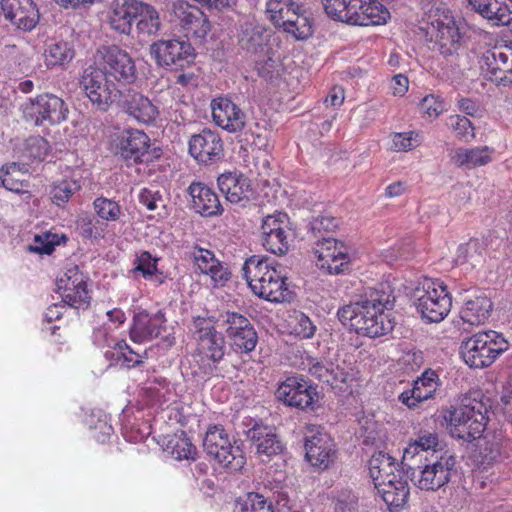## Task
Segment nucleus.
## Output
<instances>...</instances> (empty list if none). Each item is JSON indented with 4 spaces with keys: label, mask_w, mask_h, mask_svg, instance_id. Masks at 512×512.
Masks as SVG:
<instances>
[{
    "label": "nucleus",
    "mask_w": 512,
    "mask_h": 512,
    "mask_svg": "<svg viewBox=\"0 0 512 512\" xmlns=\"http://www.w3.org/2000/svg\"><path fill=\"white\" fill-rule=\"evenodd\" d=\"M394 300L390 286L381 283L369 289L359 301L340 308L337 315L343 325L358 334L370 338L382 337L390 333L395 325L387 312L392 309Z\"/></svg>",
    "instance_id": "1"
},
{
    "label": "nucleus",
    "mask_w": 512,
    "mask_h": 512,
    "mask_svg": "<svg viewBox=\"0 0 512 512\" xmlns=\"http://www.w3.org/2000/svg\"><path fill=\"white\" fill-rule=\"evenodd\" d=\"M243 278L251 291L270 302L289 301L291 293L282 266L267 256L253 255L242 267Z\"/></svg>",
    "instance_id": "2"
},
{
    "label": "nucleus",
    "mask_w": 512,
    "mask_h": 512,
    "mask_svg": "<svg viewBox=\"0 0 512 512\" xmlns=\"http://www.w3.org/2000/svg\"><path fill=\"white\" fill-rule=\"evenodd\" d=\"M488 407L476 399L442 410L443 422L452 437L470 442L481 437L488 422Z\"/></svg>",
    "instance_id": "3"
},
{
    "label": "nucleus",
    "mask_w": 512,
    "mask_h": 512,
    "mask_svg": "<svg viewBox=\"0 0 512 512\" xmlns=\"http://www.w3.org/2000/svg\"><path fill=\"white\" fill-rule=\"evenodd\" d=\"M509 349L508 340L494 330L478 332L461 344V355L467 365L473 368L490 366L502 353Z\"/></svg>",
    "instance_id": "4"
},
{
    "label": "nucleus",
    "mask_w": 512,
    "mask_h": 512,
    "mask_svg": "<svg viewBox=\"0 0 512 512\" xmlns=\"http://www.w3.org/2000/svg\"><path fill=\"white\" fill-rule=\"evenodd\" d=\"M192 334L196 341V356L201 362L205 374H213L215 364L225 355V340L216 330L214 320L210 317H195Z\"/></svg>",
    "instance_id": "5"
},
{
    "label": "nucleus",
    "mask_w": 512,
    "mask_h": 512,
    "mask_svg": "<svg viewBox=\"0 0 512 512\" xmlns=\"http://www.w3.org/2000/svg\"><path fill=\"white\" fill-rule=\"evenodd\" d=\"M417 311L429 322H440L450 312L452 299L443 281L423 279L412 295Z\"/></svg>",
    "instance_id": "6"
},
{
    "label": "nucleus",
    "mask_w": 512,
    "mask_h": 512,
    "mask_svg": "<svg viewBox=\"0 0 512 512\" xmlns=\"http://www.w3.org/2000/svg\"><path fill=\"white\" fill-rule=\"evenodd\" d=\"M235 443L222 426L215 425L207 430L203 447L220 465L237 471L245 465L246 460L240 446Z\"/></svg>",
    "instance_id": "7"
},
{
    "label": "nucleus",
    "mask_w": 512,
    "mask_h": 512,
    "mask_svg": "<svg viewBox=\"0 0 512 512\" xmlns=\"http://www.w3.org/2000/svg\"><path fill=\"white\" fill-rule=\"evenodd\" d=\"M95 66L118 83L132 84L137 79L136 65L132 57L116 45L102 46L95 54Z\"/></svg>",
    "instance_id": "8"
},
{
    "label": "nucleus",
    "mask_w": 512,
    "mask_h": 512,
    "mask_svg": "<svg viewBox=\"0 0 512 512\" xmlns=\"http://www.w3.org/2000/svg\"><path fill=\"white\" fill-rule=\"evenodd\" d=\"M80 87L92 105L100 111H106L120 94L115 83L97 66H89L83 71Z\"/></svg>",
    "instance_id": "9"
},
{
    "label": "nucleus",
    "mask_w": 512,
    "mask_h": 512,
    "mask_svg": "<svg viewBox=\"0 0 512 512\" xmlns=\"http://www.w3.org/2000/svg\"><path fill=\"white\" fill-rule=\"evenodd\" d=\"M275 397L285 406L300 410H316L319 406L317 387L301 376H291L282 381Z\"/></svg>",
    "instance_id": "10"
},
{
    "label": "nucleus",
    "mask_w": 512,
    "mask_h": 512,
    "mask_svg": "<svg viewBox=\"0 0 512 512\" xmlns=\"http://www.w3.org/2000/svg\"><path fill=\"white\" fill-rule=\"evenodd\" d=\"M455 464V456L448 452L436 455L434 460H429L423 465H415V469H411L412 480L421 490H438L450 481Z\"/></svg>",
    "instance_id": "11"
},
{
    "label": "nucleus",
    "mask_w": 512,
    "mask_h": 512,
    "mask_svg": "<svg viewBox=\"0 0 512 512\" xmlns=\"http://www.w3.org/2000/svg\"><path fill=\"white\" fill-rule=\"evenodd\" d=\"M150 54L159 66L175 70L190 66L196 57L192 44L183 38L159 40L150 46Z\"/></svg>",
    "instance_id": "12"
},
{
    "label": "nucleus",
    "mask_w": 512,
    "mask_h": 512,
    "mask_svg": "<svg viewBox=\"0 0 512 512\" xmlns=\"http://www.w3.org/2000/svg\"><path fill=\"white\" fill-rule=\"evenodd\" d=\"M173 22L186 34L197 39H205L211 31V23L205 12L186 1L176 0L171 6Z\"/></svg>",
    "instance_id": "13"
},
{
    "label": "nucleus",
    "mask_w": 512,
    "mask_h": 512,
    "mask_svg": "<svg viewBox=\"0 0 512 512\" xmlns=\"http://www.w3.org/2000/svg\"><path fill=\"white\" fill-rule=\"evenodd\" d=\"M57 289L62 302L75 309H86L90 303V293L87 288V277L72 265L57 280Z\"/></svg>",
    "instance_id": "14"
},
{
    "label": "nucleus",
    "mask_w": 512,
    "mask_h": 512,
    "mask_svg": "<svg viewBox=\"0 0 512 512\" xmlns=\"http://www.w3.org/2000/svg\"><path fill=\"white\" fill-rule=\"evenodd\" d=\"M314 253L317 267L328 274H341L349 268L348 249L334 238H323L318 241Z\"/></svg>",
    "instance_id": "15"
},
{
    "label": "nucleus",
    "mask_w": 512,
    "mask_h": 512,
    "mask_svg": "<svg viewBox=\"0 0 512 512\" xmlns=\"http://www.w3.org/2000/svg\"><path fill=\"white\" fill-rule=\"evenodd\" d=\"M25 113L38 126L45 123L58 124L66 119L68 108L61 98L43 94L31 100L26 106Z\"/></svg>",
    "instance_id": "16"
},
{
    "label": "nucleus",
    "mask_w": 512,
    "mask_h": 512,
    "mask_svg": "<svg viewBox=\"0 0 512 512\" xmlns=\"http://www.w3.org/2000/svg\"><path fill=\"white\" fill-rule=\"evenodd\" d=\"M262 245L273 254L283 255L289 249L287 215L277 213L263 219Z\"/></svg>",
    "instance_id": "17"
},
{
    "label": "nucleus",
    "mask_w": 512,
    "mask_h": 512,
    "mask_svg": "<svg viewBox=\"0 0 512 512\" xmlns=\"http://www.w3.org/2000/svg\"><path fill=\"white\" fill-rule=\"evenodd\" d=\"M4 18L22 31L33 30L39 22L40 14L33 0H1Z\"/></svg>",
    "instance_id": "18"
},
{
    "label": "nucleus",
    "mask_w": 512,
    "mask_h": 512,
    "mask_svg": "<svg viewBox=\"0 0 512 512\" xmlns=\"http://www.w3.org/2000/svg\"><path fill=\"white\" fill-rule=\"evenodd\" d=\"M482 61L495 81L512 84V44L492 47L483 54Z\"/></svg>",
    "instance_id": "19"
},
{
    "label": "nucleus",
    "mask_w": 512,
    "mask_h": 512,
    "mask_svg": "<svg viewBox=\"0 0 512 512\" xmlns=\"http://www.w3.org/2000/svg\"><path fill=\"white\" fill-rule=\"evenodd\" d=\"M440 385L441 381L437 373L434 370L426 369L421 376L414 381L413 387L403 391L398 399L409 409H414L418 407L420 403L433 398Z\"/></svg>",
    "instance_id": "20"
},
{
    "label": "nucleus",
    "mask_w": 512,
    "mask_h": 512,
    "mask_svg": "<svg viewBox=\"0 0 512 512\" xmlns=\"http://www.w3.org/2000/svg\"><path fill=\"white\" fill-rule=\"evenodd\" d=\"M189 152L198 162L208 164L220 160L223 156V142L217 132L203 130L189 141Z\"/></svg>",
    "instance_id": "21"
},
{
    "label": "nucleus",
    "mask_w": 512,
    "mask_h": 512,
    "mask_svg": "<svg viewBox=\"0 0 512 512\" xmlns=\"http://www.w3.org/2000/svg\"><path fill=\"white\" fill-rule=\"evenodd\" d=\"M431 23L436 29L435 39L440 53L445 56L456 53L461 46L462 36L451 13L443 11L442 15Z\"/></svg>",
    "instance_id": "22"
},
{
    "label": "nucleus",
    "mask_w": 512,
    "mask_h": 512,
    "mask_svg": "<svg viewBox=\"0 0 512 512\" xmlns=\"http://www.w3.org/2000/svg\"><path fill=\"white\" fill-rule=\"evenodd\" d=\"M166 319L162 311L149 314L140 311L133 317L130 327V339L136 343H143L159 337L165 331Z\"/></svg>",
    "instance_id": "23"
},
{
    "label": "nucleus",
    "mask_w": 512,
    "mask_h": 512,
    "mask_svg": "<svg viewBox=\"0 0 512 512\" xmlns=\"http://www.w3.org/2000/svg\"><path fill=\"white\" fill-rule=\"evenodd\" d=\"M196 271L210 277L214 287H222L230 279L227 265L219 261L208 249L195 247L191 252Z\"/></svg>",
    "instance_id": "24"
},
{
    "label": "nucleus",
    "mask_w": 512,
    "mask_h": 512,
    "mask_svg": "<svg viewBox=\"0 0 512 512\" xmlns=\"http://www.w3.org/2000/svg\"><path fill=\"white\" fill-rule=\"evenodd\" d=\"M211 109L214 122L222 129L234 133L244 128L246 116L231 100L227 98L214 99Z\"/></svg>",
    "instance_id": "25"
},
{
    "label": "nucleus",
    "mask_w": 512,
    "mask_h": 512,
    "mask_svg": "<svg viewBox=\"0 0 512 512\" xmlns=\"http://www.w3.org/2000/svg\"><path fill=\"white\" fill-rule=\"evenodd\" d=\"M305 450L307 460L315 467L326 469L333 462L334 443L326 433L318 432L307 436Z\"/></svg>",
    "instance_id": "26"
},
{
    "label": "nucleus",
    "mask_w": 512,
    "mask_h": 512,
    "mask_svg": "<svg viewBox=\"0 0 512 512\" xmlns=\"http://www.w3.org/2000/svg\"><path fill=\"white\" fill-rule=\"evenodd\" d=\"M351 8L353 25H382L390 18L388 9L378 0H353Z\"/></svg>",
    "instance_id": "27"
},
{
    "label": "nucleus",
    "mask_w": 512,
    "mask_h": 512,
    "mask_svg": "<svg viewBox=\"0 0 512 512\" xmlns=\"http://www.w3.org/2000/svg\"><path fill=\"white\" fill-rule=\"evenodd\" d=\"M192 208L202 216L212 217L222 214L223 207L218 195L202 182H192L188 187Z\"/></svg>",
    "instance_id": "28"
},
{
    "label": "nucleus",
    "mask_w": 512,
    "mask_h": 512,
    "mask_svg": "<svg viewBox=\"0 0 512 512\" xmlns=\"http://www.w3.org/2000/svg\"><path fill=\"white\" fill-rule=\"evenodd\" d=\"M217 182L220 191L230 203L244 206L250 200L252 189L248 178L229 172L221 174Z\"/></svg>",
    "instance_id": "29"
},
{
    "label": "nucleus",
    "mask_w": 512,
    "mask_h": 512,
    "mask_svg": "<svg viewBox=\"0 0 512 512\" xmlns=\"http://www.w3.org/2000/svg\"><path fill=\"white\" fill-rule=\"evenodd\" d=\"M374 486L390 510L401 508L408 499V481L402 471H398L396 479L389 478Z\"/></svg>",
    "instance_id": "30"
},
{
    "label": "nucleus",
    "mask_w": 512,
    "mask_h": 512,
    "mask_svg": "<svg viewBox=\"0 0 512 512\" xmlns=\"http://www.w3.org/2000/svg\"><path fill=\"white\" fill-rule=\"evenodd\" d=\"M248 437L256 447V452L262 461L282 452L283 445L274 429L261 424H255L249 431Z\"/></svg>",
    "instance_id": "31"
},
{
    "label": "nucleus",
    "mask_w": 512,
    "mask_h": 512,
    "mask_svg": "<svg viewBox=\"0 0 512 512\" xmlns=\"http://www.w3.org/2000/svg\"><path fill=\"white\" fill-rule=\"evenodd\" d=\"M473 9L497 26L512 23V0H469Z\"/></svg>",
    "instance_id": "32"
},
{
    "label": "nucleus",
    "mask_w": 512,
    "mask_h": 512,
    "mask_svg": "<svg viewBox=\"0 0 512 512\" xmlns=\"http://www.w3.org/2000/svg\"><path fill=\"white\" fill-rule=\"evenodd\" d=\"M125 112L135 120L143 124L153 123L159 115L156 105L145 95L129 91L123 101Z\"/></svg>",
    "instance_id": "33"
},
{
    "label": "nucleus",
    "mask_w": 512,
    "mask_h": 512,
    "mask_svg": "<svg viewBox=\"0 0 512 512\" xmlns=\"http://www.w3.org/2000/svg\"><path fill=\"white\" fill-rule=\"evenodd\" d=\"M149 146V138L143 131L130 130L121 139V155L135 163L149 162L151 160Z\"/></svg>",
    "instance_id": "34"
},
{
    "label": "nucleus",
    "mask_w": 512,
    "mask_h": 512,
    "mask_svg": "<svg viewBox=\"0 0 512 512\" xmlns=\"http://www.w3.org/2000/svg\"><path fill=\"white\" fill-rule=\"evenodd\" d=\"M439 446V437L437 433L424 432L414 441L408 444L404 449L402 465L407 469H415V464L423 459L428 461L427 453L429 450L436 452Z\"/></svg>",
    "instance_id": "35"
},
{
    "label": "nucleus",
    "mask_w": 512,
    "mask_h": 512,
    "mask_svg": "<svg viewBox=\"0 0 512 512\" xmlns=\"http://www.w3.org/2000/svg\"><path fill=\"white\" fill-rule=\"evenodd\" d=\"M492 307L493 304L486 295L475 294L464 299L460 318L472 326L484 324L490 316Z\"/></svg>",
    "instance_id": "36"
},
{
    "label": "nucleus",
    "mask_w": 512,
    "mask_h": 512,
    "mask_svg": "<svg viewBox=\"0 0 512 512\" xmlns=\"http://www.w3.org/2000/svg\"><path fill=\"white\" fill-rule=\"evenodd\" d=\"M282 29L296 40L308 39L314 32L312 13L299 4V9H293Z\"/></svg>",
    "instance_id": "37"
},
{
    "label": "nucleus",
    "mask_w": 512,
    "mask_h": 512,
    "mask_svg": "<svg viewBox=\"0 0 512 512\" xmlns=\"http://www.w3.org/2000/svg\"><path fill=\"white\" fill-rule=\"evenodd\" d=\"M309 373L318 380L332 387L342 389L351 379V374L339 365L333 363L315 362L309 367Z\"/></svg>",
    "instance_id": "38"
},
{
    "label": "nucleus",
    "mask_w": 512,
    "mask_h": 512,
    "mask_svg": "<svg viewBox=\"0 0 512 512\" xmlns=\"http://www.w3.org/2000/svg\"><path fill=\"white\" fill-rule=\"evenodd\" d=\"M399 469L395 459L382 451L374 453L369 460V473L374 485L389 478L396 479Z\"/></svg>",
    "instance_id": "39"
},
{
    "label": "nucleus",
    "mask_w": 512,
    "mask_h": 512,
    "mask_svg": "<svg viewBox=\"0 0 512 512\" xmlns=\"http://www.w3.org/2000/svg\"><path fill=\"white\" fill-rule=\"evenodd\" d=\"M137 0H129L113 5L109 16V22L115 31L122 34H129L132 23L137 18Z\"/></svg>",
    "instance_id": "40"
},
{
    "label": "nucleus",
    "mask_w": 512,
    "mask_h": 512,
    "mask_svg": "<svg viewBox=\"0 0 512 512\" xmlns=\"http://www.w3.org/2000/svg\"><path fill=\"white\" fill-rule=\"evenodd\" d=\"M493 150L487 146L475 148H458L453 151L451 160L459 167L473 169L491 162Z\"/></svg>",
    "instance_id": "41"
},
{
    "label": "nucleus",
    "mask_w": 512,
    "mask_h": 512,
    "mask_svg": "<svg viewBox=\"0 0 512 512\" xmlns=\"http://www.w3.org/2000/svg\"><path fill=\"white\" fill-rule=\"evenodd\" d=\"M269 39L268 31L260 25L247 24L239 35L240 46L251 53L262 52Z\"/></svg>",
    "instance_id": "42"
},
{
    "label": "nucleus",
    "mask_w": 512,
    "mask_h": 512,
    "mask_svg": "<svg viewBox=\"0 0 512 512\" xmlns=\"http://www.w3.org/2000/svg\"><path fill=\"white\" fill-rule=\"evenodd\" d=\"M137 30L144 35H155L159 32L161 22L157 10L147 4L137 1Z\"/></svg>",
    "instance_id": "43"
},
{
    "label": "nucleus",
    "mask_w": 512,
    "mask_h": 512,
    "mask_svg": "<svg viewBox=\"0 0 512 512\" xmlns=\"http://www.w3.org/2000/svg\"><path fill=\"white\" fill-rule=\"evenodd\" d=\"M75 56L73 47L68 42H55L47 45L43 57L48 68L64 66Z\"/></svg>",
    "instance_id": "44"
},
{
    "label": "nucleus",
    "mask_w": 512,
    "mask_h": 512,
    "mask_svg": "<svg viewBox=\"0 0 512 512\" xmlns=\"http://www.w3.org/2000/svg\"><path fill=\"white\" fill-rule=\"evenodd\" d=\"M293 9H299V3L293 0H267L265 14L275 26L282 28Z\"/></svg>",
    "instance_id": "45"
},
{
    "label": "nucleus",
    "mask_w": 512,
    "mask_h": 512,
    "mask_svg": "<svg viewBox=\"0 0 512 512\" xmlns=\"http://www.w3.org/2000/svg\"><path fill=\"white\" fill-rule=\"evenodd\" d=\"M165 450L176 460H194L197 453L195 446L183 433L170 436Z\"/></svg>",
    "instance_id": "46"
},
{
    "label": "nucleus",
    "mask_w": 512,
    "mask_h": 512,
    "mask_svg": "<svg viewBox=\"0 0 512 512\" xmlns=\"http://www.w3.org/2000/svg\"><path fill=\"white\" fill-rule=\"evenodd\" d=\"M286 322L290 333L301 339H310L316 332V326L310 318L301 311H293L290 313Z\"/></svg>",
    "instance_id": "47"
},
{
    "label": "nucleus",
    "mask_w": 512,
    "mask_h": 512,
    "mask_svg": "<svg viewBox=\"0 0 512 512\" xmlns=\"http://www.w3.org/2000/svg\"><path fill=\"white\" fill-rule=\"evenodd\" d=\"M236 512H274L273 505L267 499L255 492H249L236 501Z\"/></svg>",
    "instance_id": "48"
},
{
    "label": "nucleus",
    "mask_w": 512,
    "mask_h": 512,
    "mask_svg": "<svg viewBox=\"0 0 512 512\" xmlns=\"http://www.w3.org/2000/svg\"><path fill=\"white\" fill-rule=\"evenodd\" d=\"M485 247L479 240L473 239L458 248L457 261L476 267L484 262Z\"/></svg>",
    "instance_id": "49"
},
{
    "label": "nucleus",
    "mask_w": 512,
    "mask_h": 512,
    "mask_svg": "<svg viewBox=\"0 0 512 512\" xmlns=\"http://www.w3.org/2000/svg\"><path fill=\"white\" fill-rule=\"evenodd\" d=\"M353 0H322L326 14L333 20L353 25Z\"/></svg>",
    "instance_id": "50"
},
{
    "label": "nucleus",
    "mask_w": 512,
    "mask_h": 512,
    "mask_svg": "<svg viewBox=\"0 0 512 512\" xmlns=\"http://www.w3.org/2000/svg\"><path fill=\"white\" fill-rule=\"evenodd\" d=\"M94 343L98 346H107L111 348L104 353L105 358L110 361V365L113 363L117 364L122 361L121 352L123 347L126 346L125 341L122 340L115 342L107 337L105 329H98L94 332Z\"/></svg>",
    "instance_id": "51"
},
{
    "label": "nucleus",
    "mask_w": 512,
    "mask_h": 512,
    "mask_svg": "<svg viewBox=\"0 0 512 512\" xmlns=\"http://www.w3.org/2000/svg\"><path fill=\"white\" fill-rule=\"evenodd\" d=\"M221 321L229 339L233 338V335H237L240 331H244V333L246 332V336H250L249 328L253 326L242 314L226 312L221 315Z\"/></svg>",
    "instance_id": "52"
},
{
    "label": "nucleus",
    "mask_w": 512,
    "mask_h": 512,
    "mask_svg": "<svg viewBox=\"0 0 512 512\" xmlns=\"http://www.w3.org/2000/svg\"><path fill=\"white\" fill-rule=\"evenodd\" d=\"M20 172V168L16 163L3 166L0 169V182L9 191L15 193H28V186L24 180L18 179L16 176Z\"/></svg>",
    "instance_id": "53"
},
{
    "label": "nucleus",
    "mask_w": 512,
    "mask_h": 512,
    "mask_svg": "<svg viewBox=\"0 0 512 512\" xmlns=\"http://www.w3.org/2000/svg\"><path fill=\"white\" fill-rule=\"evenodd\" d=\"M391 149L396 152H407L421 144L422 137L416 131L391 134Z\"/></svg>",
    "instance_id": "54"
},
{
    "label": "nucleus",
    "mask_w": 512,
    "mask_h": 512,
    "mask_svg": "<svg viewBox=\"0 0 512 512\" xmlns=\"http://www.w3.org/2000/svg\"><path fill=\"white\" fill-rule=\"evenodd\" d=\"M504 442L505 436L501 430L487 433L484 436V446L482 447L484 458L489 462L497 460L501 455Z\"/></svg>",
    "instance_id": "55"
},
{
    "label": "nucleus",
    "mask_w": 512,
    "mask_h": 512,
    "mask_svg": "<svg viewBox=\"0 0 512 512\" xmlns=\"http://www.w3.org/2000/svg\"><path fill=\"white\" fill-rule=\"evenodd\" d=\"M93 205L96 214L105 221H117L122 214L120 205L112 199L99 197L94 200Z\"/></svg>",
    "instance_id": "56"
},
{
    "label": "nucleus",
    "mask_w": 512,
    "mask_h": 512,
    "mask_svg": "<svg viewBox=\"0 0 512 512\" xmlns=\"http://www.w3.org/2000/svg\"><path fill=\"white\" fill-rule=\"evenodd\" d=\"M79 188L77 182L72 180H62L54 183L50 191L52 202L57 206L64 205Z\"/></svg>",
    "instance_id": "57"
},
{
    "label": "nucleus",
    "mask_w": 512,
    "mask_h": 512,
    "mask_svg": "<svg viewBox=\"0 0 512 512\" xmlns=\"http://www.w3.org/2000/svg\"><path fill=\"white\" fill-rule=\"evenodd\" d=\"M66 237L51 232H43L35 235L33 243L29 246V251L38 254H51L56 245L60 243V239Z\"/></svg>",
    "instance_id": "58"
},
{
    "label": "nucleus",
    "mask_w": 512,
    "mask_h": 512,
    "mask_svg": "<svg viewBox=\"0 0 512 512\" xmlns=\"http://www.w3.org/2000/svg\"><path fill=\"white\" fill-rule=\"evenodd\" d=\"M447 124L459 139L468 141L475 137L474 127L471 121L464 116L458 114L451 115L448 118Z\"/></svg>",
    "instance_id": "59"
},
{
    "label": "nucleus",
    "mask_w": 512,
    "mask_h": 512,
    "mask_svg": "<svg viewBox=\"0 0 512 512\" xmlns=\"http://www.w3.org/2000/svg\"><path fill=\"white\" fill-rule=\"evenodd\" d=\"M250 336H246L244 331H240L237 335H233L230 339L233 349L238 353H248L255 349L257 344V334L253 327L249 328Z\"/></svg>",
    "instance_id": "60"
},
{
    "label": "nucleus",
    "mask_w": 512,
    "mask_h": 512,
    "mask_svg": "<svg viewBox=\"0 0 512 512\" xmlns=\"http://www.w3.org/2000/svg\"><path fill=\"white\" fill-rule=\"evenodd\" d=\"M334 504L336 512H355L358 498L351 490H343L337 494Z\"/></svg>",
    "instance_id": "61"
},
{
    "label": "nucleus",
    "mask_w": 512,
    "mask_h": 512,
    "mask_svg": "<svg viewBox=\"0 0 512 512\" xmlns=\"http://www.w3.org/2000/svg\"><path fill=\"white\" fill-rule=\"evenodd\" d=\"M27 150L30 157L44 159L49 151V144L46 139L40 136L31 137L27 141Z\"/></svg>",
    "instance_id": "62"
},
{
    "label": "nucleus",
    "mask_w": 512,
    "mask_h": 512,
    "mask_svg": "<svg viewBox=\"0 0 512 512\" xmlns=\"http://www.w3.org/2000/svg\"><path fill=\"white\" fill-rule=\"evenodd\" d=\"M157 270L156 259H153L148 252H143L137 258V265L134 269L135 272H141L147 278L151 277Z\"/></svg>",
    "instance_id": "63"
},
{
    "label": "nucleus",
    "mask_w": 512,
    "mask_h": 512,
    "mask_svg": "<svg viewBox=\"0 0 512 512\" xmlns=\"http://www.w3.org/2000/svg\"><path fill=\"white\" fill-rule=\"evenodd\" d=\"M337 226L338 220L332 216H318L310 223L311 230L315 235L322 232L332 231Z\"/></svg>",
    "instance_id": "64"
}]
</instances>
